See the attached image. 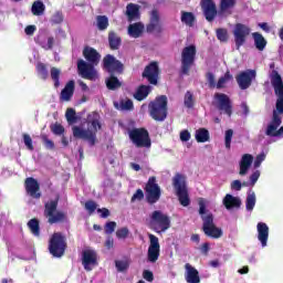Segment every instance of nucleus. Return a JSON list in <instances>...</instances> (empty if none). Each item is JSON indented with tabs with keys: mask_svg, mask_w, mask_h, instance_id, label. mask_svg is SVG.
I'll use <instances>...</instances> for the list:
<instances>
[{
	"mask_svg": "<svg viewBox=\"0 0 283 283\" xmlns=\"http://www.w3.org/2000/svg\"><path fill=\"white\" fill-rule=\"evenodd\" d=\"M86 125L91 128L84 129L81 126H73V136L80 140H86L91 147H94V145H96V134H98V129L103 127L101 125V114H98V112L90 113L86 117Z\"/></svg>",
	"mask_w": 283,
	"mask_h": 283,
	"instance_id": "obj_1",
	"label": "nucleus"
},
{
	"mask_svg": "<svg viewBox=\"0 0 283 283\" xmlns=\"http://www.w3.org/2000/svg\"><path fill=\"white\" fill-rule=\"evenodd\" d=\"M199 216L202 220V231L205 235L208 238H212L213 240L220 239L222 235V229L216 227V223H213V213L207 211V203L205 202V199H199Z\"/></svg>",
	"mask_w": 283,
	"mask_h": 283,
	"instance_id": "obj_2",
	"label": "nucleus"
},
{
	"mask_svg": "<svg viewBox=\"0 0 283 283\" xmlns=\"http://www.w3.org/2000/svg\"><path fill=\"white\" fill-rule=\"evenodd\" d=\"M85 60H77V72H96L101 63V53L92 46H85L82 52Z\"/></svg>",
	"mask_w": 283,
	"mask_h": 283,
	"instance_id": "obj_3",
	"label": "nucleus"
},
{
	"mask_svg": "<svg viewBox=\"0 0 283 283\" xmlns=\"http://www.w3.org/2000/svg\"><path fill=\"white\" fill-rule=\"evenodd\" d=\"M168 101L167 95H159L148 104V113L153 120L163 123L167 119L168 114Z\"/></svg>",
	"mask_w": 283,
	"mask_h": 283,
	"instance_id": "obj_4",
	"label": "nucleus"
},
{
	"mask_svg": "<svg viewBox=\"0 0 283 283\" xmlns=\"http://www.w3.org/2000/svg\"><path fill=\"white\" fill-rule=\"evenodd\" d=\"M56 209H59V196L54 200L44 203V217L48 218V223L63 224L69 222L67 213L57 211Z\"/></svg>",
	"mask_w": 283,
	"mask_h": 283,
	"instance_id": "obj_5",
	"label": "nucleus"
},
{
	"mask_svg": "<svg viewBox=\"0 0 283 283\" xmlns=\"http://www.w3.org/2000/svg\"><path fill=\"white\" fill-rule=\"evenodd\" d=\"M172 187L181 207H189L191 198H189V189L187 188V177L177 172L172 178Z\"/></svg>",
	"mask_w": 283,
	"mask_h": 283,
	"instance_id": "obj_6",
	"label": "nucleus"
},
{
	"mask_svg": "<svg viewBox=\"0 0 283 283\" xmlns=\"http://www.w3.org/2000/svg\"><path fill=\"white\" fill-rule=\"evenodd\" d=\"M67 250V238L64 237L63 232H54L49 240V253L53 258H63Z\"/></svg>",
	"mask_w": 283,
	"mask_h": 283,
	"instance_id": "obj_7",
	"label": "nucleus"
},
{
	"mask_svg": "<svg viewBox=\"0 0 283 283\" xmlns=\"http://www.w3.org/2000/svg\"><path fill=\"white\" fill-rule=\"evenodd\" d=\"M149 227L155 233H165L171 228V219L160 210H155L150 214Z\"/></svg>",
	"mask_w": 283,
	"mask_h": 283,
	"instance_id": "obj_8",
	"label": "nucleus"
},
{
	"mask_svg": "<svg viewBox=\"0 0 283 283\" xmlns=\"http://www.w3.org/2000/svg\"><path fill=\"white\" fill-rule=\"evenodd\" d=\"M128 138L135 147L138 149L145 147L149 149L151 147V137H149V130L144 127L140 128H133L128 130Z\"/></svg>",
	"mask_w": 283,
	"mask_h": 283,
	"instance_id": "obj_9",
	"label": "nucleus"
},
{
	"mask_svg": "<svg viewBox=\"0 0 283 283\" xmlns=\"http://www.w3.org/2000/svg\"><path fill=\"white\" fill-rule=\"evenodd\" d=\"M145 196H146V202L148 205H156L158 200H160V197L163 196V190L160 189V186L158 185V181L156 179V176H151L148 178L145 187H144Z\"/></svg>",
	"mask_w": 283,
	"mask_h": 283,
	"instance_id": "obj_10",
	"label": "nucleus"
},
{
	"mask_svg": "<svg viewBox=\"0 0 283 283\" xmlns=\"http://www.w3.org/2000/svg\"><path fill=\"white\" fill-rule=\"evenodd\" d=\"M270 78H271V85L274 90V94H275V96H277L275 112L277 114H283V80H282V75H280L279 72H274L270 75Z\"/></svg>",
	"mask_w": 283,
	"mask_h": 283,
	"instance_id": "obj_11",
	"label": "nucleus"
},
{
	"mask_svg": "<svg viewBox=\"0 0 283 283\" xmlns=\"http://www.w3.org/2000/svg\"><path fill=\"white\" fill-rule=\"evenodd\" d=\"M280 125H282V117L277 114V111H273L272 120L265 129V135L271 138H283V126L280 127Z\"/></svg>",
	"mask_w": 283,
	"mask_h": 283,
	"instance_id": "obj_12",
	"label": "nucleus"
},
{
	"mask_svg": "<svg viewBox=\"0 0 283 283\" xmlns=\"http://www.w3.org/2000/svg\"><path fill=\"white\" fill-rule=\"evenodd\" d=\"M234 43L237 50H240L244 43H247V39L251 34V28L244 23H237L234 24V29L232 31Z\"/></svg>",
	"mask_w": 283,
	"mask_h": 283,
	"instance_id": "obj_13",
	"label": "nucleus"
},
{
	"mask_svg": "<svg viewBox=\"0 0 283 283\" xmlns=\"http://www.w3.org/2000/svg\"><path fill=\"white\" fill-rule=\"evenodd\" d=\"M196 45L191 44L184 48L181 52V72H189L196 62Z\"/></svg>",
	"mask_w": 283,
	"mask_h": 283,
	"instance_id": "obj_14",
	"label": "nucleus"
},
{
	"mask_svg": "<svg viewBox=\"0 0 283 283\" xmlns=\"http://www.w3.org/2000/svg\"><path fill=\"white\" fill-rule=\"evenodd\" d=\"M148 238L149 247L147 252V260L151 262V264H156L160 258V241L158 240V237L151 233H148Z\"/></svg>",
	"mask_w": 283,
	"mask_h": 283,
	"instance_id": "obj_15",
	"label": "nucleus"
},
{
	"mask_svg": "<svg viewBox=\"0 0 283 283\" xmlns=\"http://www.w3.org/2000/svg\"><path fill=\"white\" fill-rule=\"evenodd\" d=\"M200 8L206 21H208V23H213V21H216V17H218V7L216 6V1L201 0Z\"/></svg>",
	"mask_w": 283,
	"mask_h": 283,
	"instance_id": "obj_16",
	"label": "nucleus"
},
{
	"mask_svg": "<svg viewBox=\"0 0 283 283\" xmlns=\"http://www.w3.org/2000/svg\"><path fill=\"white\" fill-rule=\"evenodd\" d=\"M163 23L160 22V13L157 9L150 12L149 23L146 25L148 34H163Z\"/></svg>",
	"mask_w": 283,
	"mask_h": 283,
	"instance_id": "obj_17",
	"label": "nucleus"
},
{
	"mask_svg": "<svg viewBox=\"0 0 283 283\" xmlns=\"http://www.w3.org/2000/svg\"><path fill=\"white\" fill-rule=\"evenodd\" d=\"M24 189L27 196H30V198H33V200L41 199V185L39 184V180L34 179L33 177L27 178L24 180Z\"/></svg>",
	"mask_w": 283,
	"mask_h": 283,
	"instance_id": "obj_18",
	"label": "nucleus"
},
{
	"mask_svg": "<svg viewBox=\"0 0 283 283\" xmlns=\"http://www.w3.org/2000/svg\"><path fill=\"white\" fill-rule=\"evenodd\" d=\"M103 70L106 72H124L125 64L117 60L114 55L107 54L103 59Z\"/></svg>",
	"mask_w": 283,
	"mask_h": 283,
	"instance_id": "obj_19",
	"label": "nucleus"
},
{
	"mask_svg": "<svg viewBox=\"0 0 283 283\" xmlns=\"http://www.w3.org/2000/svg\"><path fill=\"white\" fill-rule=\"evenodd\" d=\"M214 98L218 101V111L223 112L227 116L233 114V104H231V98L224 93H216Z\"/></svg>",
	"mask_w": 283,
	"mask_h": 283,
	"instance_id": "obj_20",
	"label": "nucleus"
},
{
	"mask_svg": "<svg viewBox=\"0 0 283 283\" xmlns=\"http://www.w3.org/2000/svg\"><path fill=\"white\" fill-rule=\"evenodd\" d=\"M82 264L86 271H93L94 266H98V255L94 250H85L82 252Z\"/></svg>",
	"mask_w": 283,
	"mask_h": 283,
	"instance_id": "obj_21",
	"label": "nucleus"
},
{
	"mask_svg": "<svg viewBox=\"0 0 283 283\" xmlns=\"http://www.w3.org/2000/svg\"><path fill=\"white\" fill-rule=\"evenodd\" d=\"M255 72H241L237 75V83L240 90H249L251 83H253V78H255Z\"/></svg>",
	"mask_w": 283,
	"mask_h": 283,
	"instance_id": "obj_22",
	"label": "nucleus"
},
{
	"mask_svg": "<svg viewBox=\"0 0 283 283\" xmlns=\"http://www.w3.org/2000/svg\"><path fill=\"white\" fill-rule=\"evenodd\" d=\"M74 90H76V83L74 80H70L60 93V101L62 103H70L74 96Z\"/></svg>",
	"mask_w": 283,
	"mask_h": 283,
	"instance_id": "obj_23",
	"label": "nucleus"
},
{
	"mask_svg": "<svg viewBox=\"0 0 283 283\" xmlns=\"http://www.w3.org/2000/svg\"><path fill=\"white\" fill-rule=\"evenodd\" d=\"M185 280L187 283H200V272L190 263L185 264Z\"/></svg>",
	"mask_w": 283,
	"mask_h": 283,
	"instance_id": "obj_24",
	"label": "nucleus"
},
{
	"mask_svg": "<svg viewBox=\"0 0 283 283\" xmlns=\"http://www.w3.org/2000/svg\"><path fill=\"white\" fill-rule=\"evenodd\" d=\"M251 165H253V156L250 154H244L239 164V175L247 176V174H249V169H251Z\"/></svg>",
	"mask_w": 283,
	"mask_h": 283,
	"instance_id": "obj_25",
	"label": "nucleus"
},
{
	"mask_svg": "<svg viewBox=\"0 0 283 283\" xmlns=\"http://www.w3.org/2000/svg\"><path fill=\"white\" fill-rule=\"evenodd\" d=\"M258 240L261 242L262 247H266L269 242V226L264 222H259L256 226Z\"/></svg>",
	"mask_w": 283,
	"mask_h": 283,
	"instance_id": "obj_26",
	"label": "nucleus"
},
{
	"mask_svg": "<svg viewBox=\"0 0 283 283\" xmlns=\"http://www.w3.org/2000/svg\"><path fill=\"white\" fill-rule=\"evenodd\" d=\"M126 17L129 23H132V21H138V19H140V7H138V4L135 3L127 4Z\"/></svg>",
	"mask_w": 283,
	"mask_h": 283,
	"instance_id": "obj_27",
	"label": "nucleus"
},
{
	"mask_svg": "<svg viewBox=\"0 0 283 283\" xmlns=\"http://www.w3.org/2000/svg\"><path fill=\"white\" fill-rule=\"evenodd\" d=\"M145 32V24L143 22H136L128 25V34L132 39H140Z\"/></svg>",
	"mask_w": 283,
	"mask_h": 283,
	"instance_id": "obj_28",
	"label": "nucleus"
},
{
	"mask_svg": "<svg viewBox=\"0 0 283 283\" xmlns=\"http://www.w3.org/2000/svg\"><path fill=\"white\" fill-rule=\"evenodd\" d=\"M223 205L226 207V209H238L241 207L242 205V200H240V198L238 197H233L232 195H226V197L223 198Z\"/></svg>",
	"mask_w": 283,
	"mask_h": 283,
	"instance_id": "obj_29",
	"label": "nucleus"
},
{
	"mask_svg": "<svg viewBox=\"0 0 283 283\" xmlns=\"http://www.w3.org/2000/svg\"><path fill=\"white\" fill-rule=\"evenodd\" d=\"M149 94H151V86L149 85H139L136 90V92L134 93V99L135 101H145V98H147V96H149Z\"/></svg>",
	"mask_w": 283,
	"mask_h": 283,
	"instance_id": "obj_30",
	"label": "nucleus"
},
{
	"mask_svg": "<svg viewBox=\"0 0 283 283\" xmlns=\"http://www.w3.org/2000/svg\"><path fill=\"white\" fill-rule=\"evenodd\" d=\"M252 39L254 41V46L256 48V50H259V52H264L268 44L264 35H262V33L260 32H254L252 33Z\"/></svg>",
	"mask_w": 283,
	"mask_h": 283,
	"instance_id": "obj_31",
	"label": "nucleus"
},
{
	"mask_svg": "<svg viewBox=\"0 0 283 283\" xmlns=\"http://www.w3.org/2000/svg\"><path fill=\"white\" fill-rule=\"evenodd\" d=\"M120 43H123V40L118 36V33L111 31L108 33V44L111 50H118V48H120Z\"/></svg>",
	"mask_w": 283,
	"mask_h": 283,
	"instance_id": "obj_32",
	"label": "nucleus"
},
{
	"mask_svg": "<svg viewBox=\"0 0 283 283\" xmlns=\"http://www.w3.org/2000/svg\"><path fill=\"white\" fill-rule=\"evenodd\" d=\"M27 227L29 228L32 235H35V238H39L41 235V226L39 219L33 218L29 220Z\"/></svg>",
	"mask_w": 283,
	"mask_h": 283,
	"instance_id": "obj_33",
	"label": "nucleus"
},
{
	"mask_svg": "<svg viewBox=\"0 0 283 283\" xmlns=\"http://www.w3.org/2000/svg\"><path fill=\"white\" fill-rule=\"evenodd\" d=\"M195 138L197 143H209L211 135L207 128H199L195 133Z\"/></svg>",
	"mask_w": 283,
	"mask_h": 283,
	"instance_id": "obj_34",
	"label": "nucleus"
},
{
	"mask_svg": "<svg viewBox=\"0 0 283 283\" xmlns=\"http://www.w3.org/2000/svg\"><path fill=\"white\" fill-rule=\"evenodd\" d=\"M31 12L34 17H41L43 12H45V4L43 3V1H34L31 7Z\"/></svg>",
	"mask_w": 283,
	"mask_h": 283,
	"instance_id": "obj_35",
	"label": "nucleus"
},
{
	"mask_svg": "<svg viewBox=\"0 0 283 283\" xmlns=\"http://www.w3.org/2000/svg\"><path fill=\"white\" fill-rule=\"evenodd\" d=\"M96 25H97V30H99V32H105V30H107V28H109V19L107 18V15H97L96 17Z\"/></svg>",
	"mask_w": 283,
	"mask_h": 283,
	"instance_id": "obj_36",
	"label": "nucleus"
},
{
	"mask_svg": "<svg viewBox=\"0 0 283 283\" xmlns=\"http://www.w3.org/2000/svg\"><path fill=\"white\" fill-rule=\"evenodd\" d=\"M159 72H143L142 77L146 78L150 85H158Z\"/></svg>",
	"mask_w": 283,
	"mask_h": 283,
	"instance_id": "obj_37",
	"label": "nucleus"
},
{
	"mask_svg": "<svg viewBox=\"0 0 283 283\" xmlns=\"http://www.w3.org/2000/svg\"><path fill=\"white\" fill-rule=\"evenodd\" d=\"M181 22L189 25V28H193V23H196V15H193L191 12L182 11Z\"/></svg>",
	"mask_w": 283,
	"mask_h": 283,
	"instance_id": "obj_38",
	"label": "nucleus"
},
{
	"mask_svg": "<svg viewBox=\"0 0 283 283\" xmlns=\"http://www.w3.org/2000/svg\"><path fill=\"white\" fill-rule=\"evenodd\" d=\"M123 83L118 80V77L111 75L108 78H106V87L107 90H118V87H122Z\"/></svg>",
	"mask_w": 283,
	"mask_h": 283,
	"instance_id": "obj_39",
	"label": "nucleus"
},
{
	"mask_svg": "<svg viewBox=\"0 0 283 283\" xmlns=\"http://www.w3.org/2000/svg\"><path fill=\"white\" fill-rule=\"evenodd\" d=\"M65 118L69 125H74L78 123V116H76V111L74 108H67L65 113Z\"/></svg>",
	"mask_w": 283,
	"mask_h": 283,
	"instance_id": "obj_40",
	"label": "nucleus"
},
{
	"mask_svg": "<svg viewBox=\"0 0 283 283\" xmlns=\"http://www.w3.org/2000/svg\"><path fill=\"white\" fill-rule=\"evenodd\" d=\"M184 104L187 109H192V107L196 105V99L193 98V93H191V91L186 92Z\"/></svg>",
	"mask_w": 283,
	"mask_h": 283,
	"instance_id": "obj_41",
	"label": "nucleus"
},
{
	"mask_svg": "<svg viewBox=\"0 0 283 283\" xmlns=\"http://www.w3.org/2000/svg\"><path fill=\"white\" fill-rule=\"evenodd\" d=\"M217 39L220 43H227L229 41V30L219 28L216 30Z\"/></svg>",
	"mask_w": 283,
	"mask_h": 283,
	"instance_id": "obj_42",
	"label": "nucleus"
},
{
	"mask_svg": "<svg viewBox=\"0 0 283 283\" xmlns=\"http://www.w3.org/2000/svg\"><path fill=\"white\" fill-rule=\"evenodd\" d=\"M255 208V192H251L248 195L245 199V209L247 211H253Z\"/></svg>",
	"mask_w": 283,
	"mask_h": 283,
	"instance_id": "obj_43",
	"label": "nucleus"
},
{
	"mask_svg": "<svg viewBox=\"0 0 283 283\" xmlns=\"http://www.w3.org/2000/svg\"><path fill=\"white\" fill-rule=\"evenodd\" d=\"M231 78H233V76H231V74L229 72H227L224 74V76L220 77L216 84L214 87H217V90H222L224 88V85H227V83H229V81H231Z\"/></svg>",
	"mask_w": 283,
	"mask_h": 283,
	"instance_id": "obj_44",
	"label": "nucleus"
},
{
	"mask_svg": "<svg viewBox=\"0 0 283 283\" xmlns=\"http://www.w3.org/2000/svg\"><path fill=\"white\" fill-rule=\"evenodd\" d=\"M231 8H235V0H221L220 2L221 12H227Z\"/></svg>",
	"mask_w": 283,
	"mask_h": 283,
	"instance_id": "obj_45",
	"label": "nucleus"
},
{
	"mask_svg": "<svg viewBox=\"0 0 283 283\" xmlns=\"http://www.w3.org/2000/svg\"><path fill=\"white\" fill-rule=\"evenodd\" d=\"M50 129L55 136H63L65 134V127L61 124H53L50 126Z\"/></svg>",
	"mask_w": 283,
	"mask_h": 283,
	"instance_id": "obj_46",
	"label": "nucleus"
},
{
	"mask_svg": "<svg viewBox=\"0 0 283 283\" xmlns=\"http://www.w3.org/2000/svg\"><path fill=\"white\" fill-rule=\"evenodd\" d=\"M22 138H23V143H24L27 149H29V151H34V145L32 144V137L28 133H24V134H22Z\"/></svg>",
	"mask_w": 283,
	"mask_h": 283,
	"instance_id": "obj_47",
	"label": "nucleus"
},
{
	"mask_svg": "<svg viewBox=\"0 0 283 283\" xmlns=\"http://www.w3.org/2000/svg\"><path fill=\"white\" fill-rule=\"evenodd\" d=\"M128 237H129V229L127 227L119 228L116 231V238H118V240H125Z\"/></svg>",
	"mask_w": 283,
	"mask_h": 283,
	"instance_id": "obj_48",
	"label": "nucleus"
},
{
	"mask_svg": "<svg viewBox=\"0 0 283 283\" xmlns=\"http://www.w3.org/2000/svg\"><path fill=\"white\" fill-rule=\"evenodd\" d=\"M41 140H42L45 149H51V150L54 149V147H55L54 142L52 139L48 138V135L42 134L41 135Z\"/></svg>",
	"mask_w": 283,
	"mask_h": 283,
	"instance_id": "obj_49",
	"label": "nucleus"
},
{
	"mask_svg": "<svg viewBox=\"0 0 283 283\" xmlns=\"http://www.w3.org/2000/svg\"><path fill=\"white\" fill-rule=\"evenodd\" d=\"M80 76L87 81H96V78H98V73L97 72H80Z\"/></svg>",
	"mask_w": 283,
	"mask_h": 283,
	"instance_id": "obj_50",
	"label": "nucleus"
},
{
	"mask_svg": "<svg viewBox=\"0 0 283 283\" xmlns=\"http://www.w3.org/2000/svg\"><path fill=\"white\" fill-rule=\"evenodd\" d=\"M145 199V192H143V189H137L135 193L130 198V202H140Z\"/></svg>",
	"mask_w": 283,
	"mask_h": 283,
	"instance_id": "obj_51",
	"label": "nucleus"
},
{
	"mask_svg": "<svg viewBox=\"0 0 283 283\" xmlns=\"http://www.w3.org/2000/svg\"><path fill=\"white\" fill-rule=\"evenodd\" d=\"M63 13L60 11H56L52 17H51V23L52 25H59L63 21Z\"/></svg>",
	"mask_w": 283,
	"mask_h": 283,
	"instance_id": "obj_52",
	"label": "nucleus"
},
{
	"mask_svg": "<svg viewBox=\"0 0 283 283\" xmlns=\"http://www.w3.org/2000/svg\"><path fill=\"white\" fill-rule=\"evenodd\" d=\"M232 139H233V129L226 130L224 143H226L227 149H231V140Z\"/></svg>",
	"mask_w": 283,
	"mask_h": 283,
	"instance_id": "obj_53",
	"label": "nucleus"
},
{
	"mask_svg": "<svg viewBox=\"0 0 283 283\" xmlns=\"http://www.w3.org/2000/svg\"><path fill=\"white\" fill-rule=\"evenodd\" d=\"M97 207H98V205H96L94 200L86 201L85 206H84L86 211H88L90 216H92V213H94V211H96Z\"/></svg>",
	"mask_w": 283,
	"mask_h": 283,
	"instance_id": "obj_54",
	"label": "nucleus"
},
{
	"mask_svg": "<svg viewBox=\"0 0 283 283\" xmlns=\"http://www.w3.org/2000/svg\"><path fill=\"white\" fill-rule=\"evenodd\" d=\"M242 187H248L247 181L242 184V181L237 179L231 182V189H234V191H242Z\"/></svg>",
	"mask_w": 283,
	"mask_h": 283,
	"instance_id": "obj_55",
	"label": "nucleus"
},
{
	"mask_svg": "<svg viewBox=\"0 0 283 283\" xmlns=\"http://www.w3.org/2000/svg\"><path fill=\"white\" fill-rule=\"evenodd\" d=\"M115 266L119 273H123V271L129 269V263L127 261H115Z\"/></svg>",
	"mask_w": 283,
	"mask_h": 283,
	"instance_id": "obj_56",
	"label": "nucleus"
},
{
	"mask_svg": "<svg viewBox=\"0 0 283 283\" xmlns=\"http://www.w3.org/2000/svg\"><path fill=\"white\" fill-rule=\"evenodd\" d=\"M120 109L130 112V109H134V102L132 99L122 101Z\"/></svg>",
	"mask_w": 283,
	"mask_h": 283,
	"instance_id": "obj_57",
	"label": "nucleus"
},
{
	"mask_svg": "<svg viewBox=\"0 0 283 283\" xmlns=\"http://www.w3.org/2000/svg\"><path fill=\"white\" fill-rule=\"evenodd\" d=\"M144 72H160L158 67V62H150L145 69Z\"/></svg>",
	"mask_w": 283,
	"mask_h": 283,
	"instance_id": "obj_58",
	"label": "nucleus"
},
{
	"mask_svg": "<svg viewBox=\"0 0 283 283\" xmlns=\"http://www.w3.org/2000/svg\"><path fill=\"white\" fill-rule=\"evenodd\" d=\"M116 231V221H109L105 224V233L108 235Z\"/></svg>",
	"mask_w": 283,
	"mask_h": 283,
	"instance_id": "obj_59",
	"label": "nucleus"
},
{
	"mask_svg": "<svg viewBox=\"0 0 283 283\" xmlns=\"http://www.w3.org/2000/svg\"><path fill=\"white\" fill-rule=\"evenodd\" d=\"M264 160H266V155L264 153L258 155L254 160V169H258L262 165V163H264Z\"/></svg>",
	"mask_w": 283,
	"mask_h": 283,
	"instance_id": "obj_60",
	"label": "nucleus"
},
{
	"mask_svg": "<svg viewBox=\"0 0 283 283\" xmlns=\"http://www.w3.org/2000/svg\"><path fill=\"white\" fill-rule=\"evenodd\" d=\"M180 140L182 143H188V140H191V133H189V130H181L180 132Z\"/></svg>",
	"mask_w": 283,
	"mask_h": 283,
	"instance_id": "obj_61",
	"label": "nucleus"
},
{
	"mask_svg": "<svg viewBox=\"0 0 283 283\" xmlns=\"http://www.w3.org/2000/svg\"><path fill=\"white\" fill-rule=\"evenodd\" d=\"M143 277L146 280V282H154V272L149 270H144Z\"/></svg>",
	"mask_w": 283,
	"mask_h": 283,
	"instance_id": "obj_62",
	"label": "nucleus"
},
{
	"mask_svg": "<svg viewBox=\"0 0 283 283\" xmlns=\"http://www.w3.org/2000/svg\"><path fill=\"white\" fill-rule=\"evenodd\" d=\"M60 76H61L60 72L51 73V78H52V81H54V87H59V85H61V82L59 81Z\"/></svg>",
	"mask_w": 283,
	"mask_h": 283,
	"instance_id": "obj_63",
	"label": "nucleus"
},
{
	"mask_svg": "<svg viewBox=\"0 0 283 283\" xmlns=\"http://www.w3.org/2000/svg\"><path fill=\"white\" fill-rule=\"evenodd\" d=\"M43 50H52L54 48V36L48 38V43L42 44Z\"/></svg>",
	"mask_w": 283,
	"mask_h": 283,
	"instance_id": "obj_64",
	"label": "nucleus"
}]
</instances>
